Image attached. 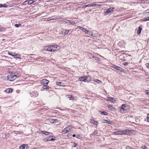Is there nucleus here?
<instances>
[{"instance_id":"nucleus-29","label":"nucleus","mask_w":149,"mask_h":149,"mask_svg":"<svg viewBox=\"0 0 149 149\" xmlns=\"http://www.w3.org/2000/svg\"><path fill=\"white\" fill-rule=\"evenodd\" d=\"M116 70H119L121 72H122L123 70L122 68L118 66L116 67Z\"/></svg>"},{"instance_id":"nucleus-33","label":"nucleus","mask_w":149,"mask_h":149,"mask_svg":"<svg viewBox=\"0 0 149 149\" xmlns=\"http://www.w3.org/2000/svg\"><path fill=\"white\" fill-rule=\"evenodd\" d=\"M141 148L142 149H149L147 148L145 146H142L141 147Z\"/></svg>"},{"instance_id":"nucleus-27","label":"nucleus","mask_w":149,"mask_h":149,"mask_svg":"<svg viewBox=\"0 0 149 149\" xmlns=\"http://www.w3.org/2000/svg\"><path fill=\"white\" fill-rule=\"evenodd\" d=\"M44 85L42 87V88L44 89H48L49 88V87L47 85V84H43Z\"/></svg>"},{"instance_id":"nucleus-12","label":"nucleus","mask_w":149,"mask_h":149,"mask_svg":"<svg viewBox=\"0 0 149 149\" xmlns=\"http://www.w3.org/2000/svg\"><path fill=\"white\" fill-rule=\"evenodd\" d=\"M79 80L80 81H83L86 82V79L85 77V76L84 77H79Z\"/></svg>"},{"instance_id":"nucleus-4","label":"nucleus","mask_w":149,"mask_h":149,"mask_svg":"<svg viewBox=\"0 0 149 149\" xmlns=\"http://www.w3.org/2000/svg\"><path fill=\"white\" fill-rule=\"evenodd\" d=\"M115 8L113 7H110L104 13L106 15H107L109 13H111L113 11V10Z\"/></svg>"},{"instance_id":"nucleus-53","label":"nucleus","mask_w":149,"mask_h":149,"mask_svg":"<svg viewBox=\"0 0 149 149\" xmlns=\"http://www.w3.org/2000/svg\"><path fill=\"white\" fill-rule=\"evenodd\" d=\"M58 121V120L57 119H54V123H56Z\"/></svg>"},{"instance_id":"nucleus-35","label":"nucleus","mask_w":149,"mask_h":149,"mask_svg":"<svg viewBox=\"0 0 149 149\" xmlns=\"http://www.w3.org/2000/svg\"><path fill=\"white\" fill-rule=\"evenodd\" d=\"M91 6L92 7H96L97 6V5L96 3H91Z\"/></svg>"},{"instance_id":"nucleus-60","label":"nucleus","mask_w":149,"mask_h":149,"mask_svg":"<svg viewBox=\"0 0 149 149\" xmlns=\"http://www.w3.org/2000/svg\"><path fill=\"white\" fill-rule=\"evenodd\" d=\"M120 112H121V110H120Z\"/></svg>"},{"instance_id":"nucleus-39","label":"nucleus","mask_w":149,"mask_h":149,"mask_svg":"<svg viewBox=\"0 0 149 149\" xmlns=\"http://www.w3.org/2000/svg\"><path fill=\"white\" fill-rule=\"evenodd\" d=\"M49 121H50L52 123H54V119H49Z\"/></svg>"},{"instance_id":"nucleus-7","label":"nucleus","mask_w":149,"mask_h":149,"mask_svg":"<svg viewBox=\"0 0 149 149\" xmlns=\"http://www.w3.org/2000/svg\"><path fill=\"white\" fill-rule=\"evenodd\" d=\"M128 109V107L127 105L123 104L121 107V109L123 111H126Z\"/></svg>"},{"instance_id":"nucleus-9","label":"nucleus","mask_w":149,"mask_h":149,"mask_svg":"<svg viewBox=\"0 0 149 149\" xmlns=\"http://www.w3.org/2000/svg\"><path fill=\"white\" fill-rule=\"evenodd\" d=\"M49 83V81L46 79H42L41 81V84H48Z\"/></svg>"},{"instance_id":"nucleus-52","label":"nucleus","mask_w":149,"mask_h":149,"mask_svg":"<svg viewBox=\"0 0 149 149\" xmlns=\"http://www.w3.org/2000/svg\"><path fill=\"white\" fill-rule=\"evenodd\" d=\"M91 4L87 5L88 7H91Z\"/></svg>"},{"instance_id":"nucleus-28","label":"nucleus","mask_w":149,"mask_h":149,"mask_svg":"<svg viewBox=\"0 0 149 149\" xmlns=\"http://www.w3.org/2000/svg\"><path fill=\"white\" fill-rule=\"evenodd\" d=\"M6 91L7 93H10L12 92V89L10 88H8L6 90Z\"/></svg>"},{"instance_id":"nucleus-17","label":"nucleus","mask_w":149,"mask_h":149,"mask_svg":"<svg viewBox=\"0 0 149 149\" xmlns=\"http://www.w3.org/2000/svg\"><path fill=\"white\" fill-rule=\"evenodd\" d=\"M90 122L91 123L93 124L94 125H97L98 124V123L97 121H95L94 120L91 119Z\"/></svg>"},{"instance_id":"nucleus-18","label":"nucleus","mask_w":149,"mask_h":149,"mask_svg":"<svg viewBox=\"0 0 149 149\" xmlns=\"http://www.w3.org/2000/svg\"><path fill=\"white\" fill-rule=\"evenodd\" d=\"M56 83L57 85L61 86L63 87L64 86V84L62 82L56 81Z\"/></svg>"},{"instance_id":"nucleus-22","label":"nucleus","mask_w":149,"mask_h":149,"mask_svg":"<svg viewBox=\"0 0 149 149\" xmlns=\"http://www.w3.org/2000/svg\"><path fill=\"white\" fill-rule=\"evenodd\" d=\"M13 57H14L15 58L21 59L20 57L21 55L19 54H15L14 55H13Z\"/></svg>"},{"instance_id":"nucleus-37","label":"nucleus","mask_w":149,"mask_h":149,"mask_svg":"<svg viewBox=\"0 0 149 149\" xmlns=\"http://www.w3.org/2000/svg\"><path fill=\"white\" fill-rule=\"evenodd\" d=\"M149 20V17H147L144 19L143 21H147Z\"/></svg>"},{"instance_id":"nucleus-49","label":"nucleus","mask_w":149,"mask_h":149,"mask_svg":"<svg viewBox=\"0 0 149 149\" xmlns=\"http://www.w3.org/2000/svg\"><path fill=\"white\" fill-rule=\"evenodd\" d=\"M51 20V19L50 17H49L47 19V21H50V20Z\"/></svg>"},{"instance_id":"nucleus-11","label":"nucleus","mask_w":149,"mask_h":149,"mask_svg":"<svg viewBox=\"0 0 149 149\" xmlns=\"http://www.w3.org/2000/svg\"><path fill=\"white\" fill-rule=\"evenodd\" d=\"M70 31L69 30L65 29L63 31H61V32L63 34L65 35L68 34Z\"/></svg>"},{"instance_id":"nucleus-2","label":"nucleus","mask_w":149,"mask_h":149,"mask_svg":"<svg viewBox=\"0 0 149 149\" xmlns=\"http://www.w3.org/2000/svg\"><path fill=\"white\" fill-rule=\"evenodd\" d=\"M130 131L129 130H124L122 131H116L114 132V135H122L123 134L128 135L130 134Z\"/></svg>"},{"instance_id":"nucleus-43","label":"nucleus","mask_w":149,"mask_h":149,"mask_svg":"<svg viewBox=\"0 0 149 149\" xmlns=\"http://www.w3.org/2000/svg\"><path fill=\"white\" fill-rule=\"evenodd\" d=\"M43 140L45 141H48L47 138H44Z\"/></svg>"},{"instance_id":"nucleus-31","label":"nucleus","mask_w":149,"mask_h":149,"mask_svg":"<svg viewBox=\"0 0 149 149\" xmlns=\"http://www.w3.org/2000/svg\"><path fill=\"white\" fill-rule=\"evenodd\" d=\"M113 98L111 97H107V100L108 101H112Z\"/></svg>"},{"instance_id":"nucleus-58","label":"nucleus","mask_w":149,"mask_h":149,"mask_svg":"<svg viewBox=\"0 0 149 149\" xmlns=\"http://www.w3.org/2000/svg\"><path fill=\"white\" fill-rule=\"evenodd\" d=\"M2 4H0V8H2Z\"/></svg>"},{"instance_id":"nucleus-16","label":"nucleus","mask_w":149,"mask_h":149,"mask_svg":"<svg viewBox=\"0 0 149 149\" xmlns=\"http://www.w3.org/2000/svg\"><path fill=\"white\" fill-rule=\"evenodd\" d=\"M99 112L100 113V114L104 115L107 116L108 114V113L107 112L103 111H99Z\"/></svg>"},{"instance_id":"nucleus-47","label":"nucleus","mask_w":149,"mask_h":149,"mask_svg":"<svg viewBox=\"0 0 149 149\" xmlns=\"http://www.w3.org/2000/svg\"><path fill=\"white\" fill-rule=\"evenodd\" d=\"M145 14L146 15H149V12H145Z\"/></svg>"},{"instance_id":"nucleus-13","label":"nucleus","mask_w":149,"mask_h":149,"mask_svg":"<svg viewBox=\"0 0 149 149\" xmlns=\"http://www.w3.org/2000/svg\"><path fill=\"white\" fill-rule=\"evenodd\" d=\"M77 27L78 28H79L80 30H82L83 31V32H85V33L88 32V30H86L82 27H80L79 26H77Z\"/></svg>"},{"instance_id":"nucleus-24","label":"nucleus","mask_w":149,"mask_h":149,"mask_svg":"<svg viewBox=\"0 0 149 149\" xmlns=\"http://www.w3.org/2000/svg\"><path fill=\"white\" fill-rule=\"evenodd\" d=\"M41 133L43 134H45L46 135H49V134L50 133V132H47V131H41Z\"/></svg>"},{"instance_id":"nucleus-42","label":"nucleus","mask_w":149,"mask_h":149,"mask_svg":"<svg viewBox=\"0 0 149 149\" xmlns=\"http://www.w3.org/2000/svg\"><path fill=\"white\" fill-rule=\"evenodd\" d=\"M126 149H134V148H131L129 147L128 146H127L125 148Z\"/></svg>"},{"instance_id":"nucleus-36","label":"nucleus","mask_w":149,"mask_h":149,"mask_svg":"<svg viewBox=\"0 0 149 149\" xmlns=\"http://www.w3.org/2000/svg\"><path fill=\"white\" fill-rule=\"evenodd\" d=\"M15 26L16 27L18 28L19 26H21V24H15Z\"/></svg>"},{"instance_id":"nucleus-45","label":"nucleus","mask_w":149,"mask_h":149,"mask_svg":"<svg viewBox=\"0 0 149 149\" xmlns=\"http://www.w3.org/2000/svg\"><path fill=\"white\" fill-rule=\"evenodd\" d=\"M8 54L10 56H13V55H14L12 53H10V52H8Z\"/></svg>"},{"instance_id":"nucleus-32","label":"nucleus","mask_w":149,"mask_h":149,"mask_svg":"<svg viewBox=\"0 0 149 149\" xmlns=\"http://www.w3.org/2000/svg\"><path fill=\"white\" fill-rule=\"evenodd\" d=\"M33 2V0H30L28 1V4L29 5L31 4Z\"/></svg>"},{"instance_id":"nucleus-44","label":"nucleus","mask_w":149,"mask_h":149,"mask_svg":"<svg viewBox=\"0 0 149 149\" xmlns=\"http://www.w3.org/2000/svg\"><path fill=\"white\" fill-rule=\"evenodd\" d=\"M128 64V63L127 62H124L123 63V64L124 65H127Z\"/></svg>"},{"instance_id":"nucleus-23","label":"nucleus","mask_w":149,"mask_h":149,"mask_svg":"<svg viewBox=\"0 0 149 149\" xmlns=\"http://www.w3.org/2000/svg\"><path fill=\"white\" fill-rule=\"evenodd\" d=\"M60 23L61 24H69V22L68 21H67V20L66 21L64 20H62L60 21Z\"/></svg>"},{"instance_id":"nucleus-10","label":"nucleus","mask_w":149,"mask_h":149,"mask_svg":"<svg viewBox=\"0 0 149 149\" xmlns=\"http://www.w3.org/2000/svg\"><path fill=\"white\" fill-rule=\"evenodd\" d=\"M85 77L86 80V82H88L91 81V76L89 75L88 76H85Z\"/></svg>"},{"instance_id":"nucleus-40","label":"nucleus","mask_w":149,"mask_h":149,"mask_svg":"<svg viewBox=\"0 0 149 149\" xmlns=\"http://www.w3.org/2000/svg\"><path fill=\"white\" fill-rule=\"evenodd\" d=\"M76 138L78 139H80L81 137L79 135H77L76 136Z\"/></svg>"},{"instance_id":"nucleus-54","label":"nucleus","mask_w":149,"mask_h":149,"mask_svg":"<svg viewBox=\"0 0 149 149\" xmlns=\"http://www.w3.org/2000/svg\"><path fill=\"white\" fill-rule=\"evenodd\" d=\"M117 66H116V65H115L114 66L113 68H114L115 69H116V67H117Z\"/></svg>"},{"instance_id":"nucleus-55","label":"nucleus","mask_w":149,"mask_h":149,"mask_svg":"<svg viewBox=\"0 0 149 149\" xmlns=\"http://www.w3.org/2000/svg\"><path fill=\"white\" fill-rule=\"evenodd\" d=\"M68 98H71V97L72 96L70 95H68Z\"/></svg>"},{"instance_id":"nucleus-38","label":"nucleus","mask_w":149,"mask_h":149,"mask_svg":"<svg viewBox=\"0 0 149 149\" xmlns=\"http://www.w3.org/2000/svg\"><path fill=\"white\" fill-rule=\"evenodd\" d=\"M8 7L7 5L6 4H2V7H4V8H7Z\"/></svg>"},{"instance_id":"nucleus-41","label":"nucleus","mask_w":149,"mask_h":149,"mask_svg":"<svg viewBox=\"0 0 149 149\" xmlns=\"http://www.w3.org/2000/svg\"><path fill=\"white\" fill-rule=\"evenodd\" d=\"M134 3L136 4H138L140 3V2L137 1H135L134 2Z\"/></svg>"},{"instance_id":"nucleus-20","label":"nucleus","mask_w":149,"mask_h":149,"mask_svg":"<svg viewBox=\"0 0 149 149\" xmlns=\"http://www.w3.org/2000/svg\"><path fill=\"white\" fill-rule=\"evenodd\" d=\"M52 136H50L47 138L48 141H54L55 140V137L52 138Z\"/></svg>"},{"instance_id":"nucleus-8","label":"nucleus","mask_w":149,"mask_h":149,"mask_svg":"<svg viewBox=\"0 0 149 149\" xmlns=\"http://www.w3.org/2000/svg\"><path fill=\"white\" fill-rule=\"evenodd\" d=\"M51 19L53 20H57L59 19H61V17L57 16H52L50 17Z\"/></svg>"},{"instance_id":"nucleus-15","label":"nucleus","mask_w":149,"mask_h":149,"mask_svg":"<svg viewBox=\"0 0 149 149\" xmlns=\"http://www.w3.org/2000/svg\"><path fill=\"white\" fill-rule=\"evenodd\" d=\"M142 30V25L139 26L138 28V30L137 31V34L138 35L139 34Z\"/></svg>"},{"instance_id":"nucleus-30","label":"nucleus","mask_w":149,"mask_h":149,"mask_svg":"<svg viewBox=\"0 0 149 149\" xmlns=\"http://www.w3.org/2000/svg\"><path fill=\"white\" fill-rule=\"evenodd\" d=\"M86 34H88L89 35H90L91 36H93V33L91 32V31H89L88 30V32L87 33H86Z\"/></svg>"},{"instance_id":"nucleus-5","label":"nucleus","mask_w":149,"mask_h":149,"mask_svg":"<svg viewBox=\"0 0 149 149\" xmlns=\"http://www.w3.org/2000/svg\"><path fill=\"white\" fill-rule=\"evenodd\" d=\"M71 129V127L70 126L65 128L62 131V133L63 134L69 132Z\"/></svg>"},{"instance_id":"nucleus-3","label":"nucleus","mask_w":149,"mask_h":149,"mask_svg":"<svg viewBox=\"0 0 149 149\" xmlns=\"http://www.w3.org/2000/svg\"><path fill=\"white\" fill-rule=\"evenodd\" d=\"M17 77L15 74H11L8 75L7 77V79L10 81H13Z\"/></svg>"},{"instance_id":"nucleus-21","label":"nucleus","mask_w":149,"mask_h":149,"mask_svg":"<svg viewBox=\"0 0 149 149\" xmlns=\"http://www.w3.org/2000/svg\"><path fill=\"white\" fill-rule=\"evenodd\" d=\"M107 107L110 110V111H113L114 110V108L112 106L110 105H107Z\"/></svg>"},{"instance_id":"nucleus-25","label":"nucleus","mask_w":149,"mask_h":149,"mask_svg":"<svg viewBox=\"0 0 149 149\" xmlns=\"http://www.w3.org/2000/svg\"><path fill=\"white\" fill-rule=\"evenodd\" d=\"M67 21H68V22H69V24H71L74 25L76 24V23L75 22H73V21H72L70 20H68V19H67Z\"/></svg>"},{"instance_id":"nucleus-1","label":"nucleus","mask_w":149,"mask_h":149,"mask_svg":"<svg viewBox=\"0 0 149 149\" xmlns=\"http://www.w3.org/2000/svg\"><path fill=\"white\" fill-rule=\"evenodd\" d=\"M60 47L56 45L47 46L44 47V49L50 52H54L60 49Z\"/></svg>"},{"instance_id":"nucleus-26","label":"nucleus","mask_w":149,"mask_h":149,"mask_svg":"<svg viewBox=\"0 0 149 149\" xmlns=\"http://www.w3.org/2000/svg\"><path fill=\"white\" fill-rule=\"evenodd\" d=\"M98 134V131L97 130H94L93 133L91 134L92 135L95 136L96 135Z\"/></svg>"},{"instance_id":"nucleus-19","label":"nucleus","mask_w":149,"mask_h":149,"mask_svg":"<svg viewBox=\"0 0 149 149\" xmlns=\"http://www.w3.org/2000/svg\"><path fill=\"white\" fill-rule=\"evenodd\" d=\"M28 146L26 144H23V145H21L19 147V149H25V148L26 147V149L27 148V147Z\"/></svg>"},{"instance_id":"nucleus-51","label":"nucleus","mask_w":149,"mask_h":149,"mask_svg":"<svg viewBox=\"0 0 149 149\" xmlns=\"http://www.w3.org/2000/svg\"><path fill=\"white\" fill-rule=\"evenodd\" d=\"M147 119L148 122H149V117H147Z\"/></svg>"},{"instance_id":"nucleus-6","label":"nucleus","mask_w":149,"mask_h":149,"mask_svg":"<svg viewBox=\"0 0 149 149\" xmlns=\"http://www.w3.org/2000/svg\"><path fill=\"white\" fill-rule=\"evenodd\" d=\"M30 95L32 97H36L38 96V93L37 91H34L30 93Z\"/></svg>"},{"instance_id":"nucleus-14","label":"nucleus","mask_w":149,"mask_h":149,"mask_svg":"<svg viewBox=\"0 0 149 149\" xmlns=\"http://www.w3.org/2000/svg\"><path fill=\"white\" fill-rule=\"evenodd\" d=\"M102 122L103 123H105L108 124H111L112 123L111 121L104 119L102 120Z\"/></svg>"},{"instance_id":"nucleus-50","label":"nucleus","mask_w":149,"mask_h":149,"mask_svg":"<svg viewBox=\"0 0 149 149\" xmlns=\"http://www.w3.org/2000/svg\"><path fill=\"white\" fill-rule=\"evenodd\" d=\"M146 93L148 95H149V91H147Z\"/></svg>"},{"instance_id":"nucleus-46","label":"nucleus","mask_w":149,"mask_h":149,"mask_svg":"<svg viewBox=\"0 0 149 149\" xmlns=\"http://www.w3.org/2000/svg\"><path fill=\"white\" fill-rule=\"evenodd\" d=\"M93 58L96 60H98L99 59V58H97L96 57H95V56H93Z\"/></svg>"},{"instance_id":"nucleus-56","label":"nucleus","mask_w":149,"mask_h":149,"mask_svg":"<svg viewBox=\"0 0 149 149\" xmlns=\"http://www.w3.org/2000/svg\"><path fill=\"white\" fill-rule=\"evenodd\" d=\"M84 8H86L87 7H88L87 5H85L84 6Z\"/></svg>"},{"instance_id":"nucleus-34","label":"nucleus","mask_w":149,"mask_h":149,"mask_svg":"<svg viewBox=\"0 0 149 149\" xmlns=\"http://www.w3.org/2000/svg\"><path fill=\"white\" fill-rule=\"evenodd\" d=\"M95 81L99 84L101 83V81H100L97 79H95Z\"/></svg>"},{"instance_id":"nucleus-57","label":"nucleus","mask_w":149,"mask_h":149,"mask_svg":"<svg viewBox=\"0 0 149 149\" xmlns=\"http://www.w3.org/2000/svg\"><path fill=\"white\" fill-rule=\"evenodd\" d=\"M76 136L75 134H74L72 135V136L73 137H75Z\"/></svg>"},{"instance_id":"nucleus-59","label":"nucleus","mask_w":149,"mask_h":149,"mask_svg":"<svg viewBox=\"0 0 149 149\" xmlns=\"http://www.w3.org/2000/svg\"><path fill=\"white\" fill-rule=\"evenodd\" d=\"M1 26H0V31H1Z\"/></svg>"},{"instance_id":"nucleus-48","label":"nucleus","mask_w":149,"mask_h":149,"mask_svg":"<svg viewBox=\"0 0 149 149\" xmlns=\"http://www.w3.org/2000/svg\"><path fill=\"white\" fill-rule=\"evenodd\" d=\"M146 65L148 68H149V63H146Z\"/></svg>"}]
</instances>
